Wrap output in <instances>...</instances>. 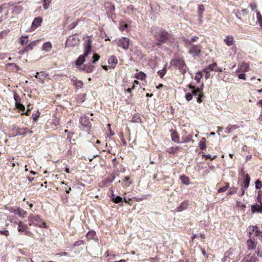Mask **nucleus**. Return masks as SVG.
Wrapping results in <instances>:
<instances>
[{
    "label": "nucleus",
    "mask_w": 262,
    "mask_h": 262,
    "mask_svg": "<svg viewBox=\"0 0 262 262\" xmlns=\"http://www.w3.org/2000/svg\"><path fill=\"white\" fill-rule=\"evenodd\" d=\"M92 41L90 39H87L84 44V53L83 54L79 56V57L75 61V64L77 66H81L85 61V57L88 56L92 50Z\"/></svg>",
    "instance_id": "nucleus-1"
},
{
    "label": "nucleus",
    "mask_w": 262,
    "mask_h": 262,
    "mask_svg": "<svg viewBox=\"0 0 262 262\" xmlns=\"http://www.w3.org/2000/svg\"><path fill=\"white\" fill-rule=\"evenodd\" d=\"M155 37L158 40V42L154 45V47H156V46H158V47H160L161 43H165L168 40L170 39L171 35L167 31L162 30L158 33L156 34L155 35Z\"/></svg>",
    "instance_id": "nucleus-2"
},
{
    "label": "nucleus",
    "mask_w": 262,
    "mask_h": 262,
    "mask_svg": "<svg viewBox=\"0 0 262 262\" xmlns=\"http://www.w3.org/2000/svg\"><path fill=\"white\" fill-rule=\"evenodd\" d=\"M29 225L30 226L35 225L39 227L45 228L46 227V223L42 222L39 215H34L31 214L28 217Z\"/></svg>",
    "instance_id": "nucleus-3"
},
{
    "label": "nucleus",
    "mask_w": 262,
    "mask_h": 262,
    "mask_svg": "<svg viewBox=\"0 0 262 262\" xmlns=\"http://www.w3.org/2000/svg\"><path fill=\"white\" fill-rule=\"evenodd\" d=\"M170 63L171 65L178 68L181 73H185L187 66L183 59L180 58L173 59L171 61Z\"/></svg>",
    "instance_id": "nucleus-4"
},
{
    "label": "nucleus",
    "mask_w": 262,
    "mask_h": 262,
    "mask_svg": "<svg viewBox=\"0 0 262 262\" xmlns=\"http://www.w3.org/2000/svg\"><path fill=\"white\" fill-rule=\"evenodd\" d=\"M117 46L126 50L128 49L129 45V39L127 37H122L120 39L115 40Z\"/></svg>",
    "instance_id": "nucleus-5"
},
{
    "label": "nucleus",
    "mask_w": 262,
    "mask_h": 262,
    "mask_svg": "<svg viewBox=\"0 0 262 262\" xmlns=\"http://www.w3.org/2000/svg\"><path fill=\"white\" fill-rule=\"evenodd\" d=\"M188 52L193 57L198 56L201 51V47L200 45H192L189 46Z\"/></svg>",
    "instance_id": "nucleus-6"
},
{
    "label": "nucleus",
    "mask_w": 262,
    "mask_h": 262,
    "mask_svg": "<svg viewBox=\"0 0 262 262\" xmlns=\"http://www.w3.org/2000/svg\"><path fill=\"white\" fill-rule=\"evenodd\" d=\"M79 43V39L77 37L70 36L66 41L67 47H74Z\"/></svg>",
    "instance_id": "nucleus-7"
},
{
    "label": "nucleus",
    "mask_w": 262,
    "mask_h": 262,
    "mask_svg": "<svg viewBox=\"0 0 262 262\" xmlns=\"http://www.w3.org/2000/svg\"><path fill=\"white\" fill-rule=\"evenodd\" d=\"M248 232L249 238H254V236H258L261 234V232L257 230L256 226L249 227Z\"/></svg>",
    "instance_id": "nucleus-8"
},
{
    "label": "nucleus",
    "mask_w": 262,
    "mask_h": 262,
    "mask_svg": "<svg viewBox=\"0 0 262 262\" xmlns=\"http://www.w3.org/2000/svg\"><path fill=\"white\" fill-rule=\"evenodd\" d=\"M33 132L28 128H17L16 129V136H25L28 134H32Z\"/></svg>",
    "instance_id": "nucleus-9"
},
{
    "label": "nucleus",
    "mask_w": 262,
    "mask_h": 262,
    "mask_svg": "<svg viewBox=\"0 0 262 262\" xmlns=\"http://www.w3.org/2000/svg\"><path fill=\"white\" fill-rule=\"evenodd\" d=\"M247 244L249 250H253L256 247L257 242L254 238H249L247 241Z\"/></svg>",
    "instance_id": "nucleus-10"
},
{
    "label": "nucleus",
    "mask_w": 262,
    "mask_h": 262,
    "mask_svg": "<svg viewBox=\"0 0 262 262\" xmlns=\"http://www.w3.org/2000/svg\"><path fill=\"white\" fill-rule=\"evenodd\" d=\"M249 64L246 63H242L238 64V72L245 73L249 71Z\"/></svg>",
    "instance_id": "nucleus-11"
},
{
    "label": "nucleus",
    "mask_w": 262,
    "mask_h": 262,
    "mask_svg": "<svg viewBox=\"0 0 262 262\" xmlns=\"http://www.w3.org/2000/svg\"><path fill=\"white\" fill-rule=\"evenodd\" d=\"M201 94V90H195L191 91V93H188L185 95V98L187 101H190L192 99L193 96L200 95Z\"/></svg>",
    "instance_id": "nucleus-12"
},
{
    "label": "nucleus",
    "mask_w": 262,
    "mask_h": 262,
    "mask_svg": "<svg viewBox=\"0 0 262 262\" xmlns=\"http://www.w3.org/2000/svg\"><path fill=\"white\" fill-rule=\"evenodd\" d=\"M209 71L222 72V69L218 67L216 62H213L206 68Z\"/></svg>",
    "instance_id": "nucleus-13"
},
{
    "label": "nucleus",
    "mask_w": 262,
    "mask_h": 262,
    "mask_svg": "<svg viewBox=\"0 0 262 262\" xmlns=\"http://www.w3.org/2000/svg\"><path fill=\"white\" fill-rule=\"evenodd\" d=\"M42 19L40 17H36L32 23V28L35 29L40 26L42 23Z\"/></svg>",
    "instance_id": "nucleus-14"
},
{
    "label": "nucleus",
    "mask_w": 262,
    "mask_h": 262,
    "mask_svg": "<svg viewBox=\"0 0 262 262\" xmlns=\"http://www.w3.org/2000/svg\"><path fill=\"white\" fill-rule=\"evenodd\" d=\"M251 211L253 213L262 212V203L260 204H254L251 206Z\"/></svg>",
    "instance_id": "nucleus-15"
},
{
    "label": "nucleus",
    "mask_w": 262,
    "mask_h": 262,
    "mask_svg": "<svg viewBox=\"0 0 262 262\" xmlns=\"http://www.w3.org/2000/svg\"><path fill=\"white\" fill-rule=\"evenodd\" d=\"M13 213L15 214L19 215V216L21 217H25L26 216L27 212L24 210L18 208L13 210Z\"/></svg>",
    "instance_id": "nucleus-16"
},
{
    "label": "nucleus",
    "mask_w": 262,
    "mask_h": 262,
    "mask_svg": "<svg viewBox=\"0 0 262 262\" xmlns=\"http://www.w3.org/2000/svg\"><path fill=\"white\" fill-rule=\"evenodd\" d=\"M224 42L228 46L233 45L234 43V38L232 36L228 35L224 39Z\"/></svg>",
    "instance_id": "nucleus-17"
},
{
    "label": "nucleus",
    "mask_w": 262,
    "mask_h": 262,
    "mask_svg": "<svg viewBox=\"0 0 262 262\" xmlns=\"http://www.w3.org/2000/svg\"><path fill=\"white\" fill-rule=\"evenodd\" d=\"M198 37L195 36L192 37L190 39H185L184 40V41L185 42V46L187 47H188L189 46H191L192 45V42L196 41L198 39Z\"/></svg>",
    "instance_id": "nucleus-18"
},
{
    "label": "nucleus",
    "mask_w": 262,
    "mask_h": 262,
    "mask_svg": "<svg viewBox=\"0 0 262 262\" xmlns=\"http://www.w3.org/2000/svg\"><path fill=\"white\" fill-rule=\"evenodd\" d=\"M17 225V230L19 232H25L28 229V226L22 222H19Z\"/></svg>",
    "instance_id": "nucleus-19"
},
{
    "label": "nucleus",
    "mask_w": 262,
    "mask_h": 262,
    "mask_svg": "<svg viewBox=\"0 0 262 262\" xmlns=\"http://www.w3.org/2000/svg\"><path fill=\"white\" fill-rule=\"evenodd\" d=\"M205 11V8L204 5H199L198 7V13L199 17L200 22V23H202V18L203 17V13Z\"/></svg>",
    "instance_id": "nucleus-20"
},
{
    "label": "nucleus",
    "mask_w": 262,
    "mask_h": 262,
    "mask_svg": "<svg viewBox=\"0 0 262 262\" xmlns=\"http://www.w3.org/2000/svg\"><path fill=\"white\" fill-rule=\"evenodd\" d=\"M238 126L237 125H228L226 129L225 133L227 134H229L232 132L233 130L238 128Z\"/></svg>",
    "instance_id": "nucleus-21"
},
{
    "label": "nucleus",
    "mask_w": 262,
    "mask_h": 262,
    "mask_svg": "<svg viewBox=\"0 0 262 262\" xmlns=\"http://www.w3.org/2000/svg\"><path fill=\"white\" fill-rule=\"evenodd\" d=\"M250 181V177L248 174H246L245 175V180L243 182L244 186H242V187H243V188L244 189H247L249 187Z\"/></svg>",
    "instance_id": "nucleus-22"
},
{
    "label": "nucleus",
    "mask_w": 262,
    "mask_h": 262,
    "mask_svg": "<svg viewBox=\"0 0 262 262\" xmlns=\"http://www.w3.org/2000/svg\"><path fill=\"white\" fill-rule=\"evenodd\" d=\"M52 49V44L50 42L44 43L42 49L46 52H49Z\"/></svg>",
    "instance_id": "nucleus-23"
},
{
    "label": "nucleus",
    "mask_w": 262,
    "mask_h": 262,
    "mask_svg": "<svg viewBox=\"0 0 262 262\" xmlns=\"http://www.w3.org/2000/svg\"><path fill=\"white\" fill-rule=\"evenodd\" d=\"M172 141L176 143H179V136L176 132H172L171 135Z\"/></svg>",
    "instance_id": "nucleus-24"
},
{
    "label": "nucleus",
    "mask_w": 262,
    "mask_h": 262,
    "mask_svg": "<svg viewBox=\"0 0 262 262\" xmlns=\"http://www.w3.org/2000/svg\"><path fill=\"white\" fill-rule=\"evenodd\" d=\"M23 10V8L20 6H15L12 10V13L14 14H19Z\"/></svg>",
    "instance_id": "nucleus-25"
},
{
    "label": "nucleus",
    "mask_w": 262,
    "mask_h": 262,
    "mask_svg": "<svg viewBox=\"0 0 262 262\" xmlns=\"http://www.w3.org/2000/svg\"><path fill=\"white\" fill-rule=\"evenodd\" d=\"M179 149H180V148L179 147L172 146V147H170V148H168L166 150V151L169 154L177 153L178 152Z\"/></svg>",
    "instance_id": "nucleus-26"
},
{
    "label": "nucleus",
    "mask_w": 262,
    "mask_h": 262,
    "mask_svg": "<svg viewBox=\"0 0 262 262\" xmlns=\"http://www.w3.org/2000/svg\"><path fill=\"white\" fill-rule=\"evenodd\" d=\"M80 122L82 125L86 126L89 125V120L87 117L83 116L80 118Z\"/></svg>",
    "instance_id": "nucleus-27"
},
{
    "label": "nucleus",
    "mask_w": 262,
    "mask_h": 262,
    "mask_svg": "<svg viewBox=\"0 0 262 262\" xmlns=\"http://www.w3.org/2000/svg\"><path fill=\"white\" fill-rule=\"evenodd\" d=\"M108 62L110 64L113 63L115 66L118 63V60L115 56H111L108 59Z\"/></svg>",
    "instance_id": "nucleus-28"
},
{
    "label": "nucleus",
    "mask_w": 262,
    "mask_h": 262,
    "mask_svg": "<svg viewBox=\"0 0 262 262\" xmlns=\"http://www.w3.org/2000/svg\"><path fill=\"white\" fill-rule=\"evenodd\" d=\"M199 144L200 149L204 150L206 148V139L202 138Z\"/></svg>",
    "instance_id": "nucleus-29"
},
{
    "label": "nucleus",
    "mask_w": 262,
    "mask_h": 262,
    "mask_svg": "<svg viewBox=\"0 0 262 262\" xmlns=\"http://www.w3.org/2000/svg\"><path fill=\"white\" fill-rule=\"evenodd\" d=\"M166 67H167V64H165L161 70H159L158 72V74L160 75V76L162 78L166 74Z\"/></svg>",
    "instance_id": "nucleus-30"
},
{
    "label": "nucleus",
    "mask_w": 262,
    "mask_h": 262,
    "mask_svg": "<svg viewBox=\"0 0 262 262\" xmlns=\"http://www.w3.org/2000/svg\"><path fill=\"white\" fill-rule=\"evenodd\" d=\"M94 66L93 65H84V70L87 73H91L93 71Z\"/></svg>",
    "instance_id": "nucleus-31"
},
{
    "label": "nucleus",
    "mask_w": 262,
    "mask_h": 262,
    "mask_svg": "<svg viewBox=\"0 0 262 262\" xmlns=\"http://www.w3.org/2000/svg\"><path fill=\"white\" fill-rule=\"evenodd\" d=\"M180 180H181L182 182L186 185H188L189 183V180L187 177L185 176H181L180 177Z\"/></svg>",
    "instance_id": "nucleus-32"
},
{
    "label": "nucleus",
    "mask_w": 262,
    "mask_h": 262,
    "mask_svg": "<svg viewBox=\"0 0 262 262\" xmlns=\"http://www.w3.org/2000/svg\"><path fill=\"white\" fill-rule=\"evenodd\" d=\"M29 42L27 36H23L20 38V43L23 46L26 45Z\"/></svg>",
    "instance_id": "nucleus-33"
},
{
    "label": "nucleus",
    "mask_w": 262,
    "mask_h": 262,
    "mask_svg": "<svg viewBox=\"0 0 262 262\" xmlns=\"http://www.w3.org/2000/svg\"><path fill=\"white\" fill-rule=\"evenodd\" d=\"M52 0H43V7L45 10L48 9Z\"/></svg>",
    "instance_id": "nucleus-34"
},
{
    "label": "nucleus",
    "mask_w": 262,
    "mask_h": 262,
    "mask_svg": "<svg viewBox=\"0 0 262 262\" xmlns=\"http://www.w3.org/2000/svg\"><path fill=\"white\" fill-rule=\"evenodd\" d=\"M202 77V74L201 71H198L195 75L194 79L198 83H199L200 81V79Z\"/></svg>",
    "instance_id": "nucleus-35"
},
{
    "label": "nucleus",
    "mask_w": 262,
    "mask_h": 262,
    "mask_svg": "<svg viewBox=\"0 0 262 262\" xmlns=\"http://www.w3.org/2000/svg\"><path fill=\"white\" fill-rule=\"evenodd\" d=\"M83 85V83L81 80H76V82H74V86L77 89L81 88Z\"/></svg>",
    "instance_id": "nucleus-36"
},
{
    "label": "nucleus",
    "mask_w": 262,
    "mask_h": 262,
    "mask_svg": "<svg viewBox=\"0 0 262 262\" xmlns=\"http://www.w3.org/2000/svg\"><path fill=\"white\" fill-rule=\"evenodd\" d=\"M256 17L258 23L259 24V26L262 27V16H261L260 13L258 11L256 12Z\"/></svg>",
    "instance_id": "nucleus-37"
},
{
    "label": "nucleus",
    "mask_w": 262,
    "mask_h": 262,
    "mask_svg": "<svg viewBox=\"0 0 262 262\" xmlns=\"http://www.w3.org/2000/svg\"><path fill=\"white\" fill-rule=\"evenodd\" d=\"M36 45L35 43L31 42L28 45V46L25 48V51H28L29 50H32L34 47Z\"/></svg>",
    "instance_id": "nucleus-38"
},
{
    "label": "nucleus",
    "mask_w": 262,
    "mask_h": 262,
    "mask_svg": "<svg viewBox=\"0 0 262 262\" xmlns=\"http://www.w3.org/2000/svg\"><path fill=\"white\" fill-rule=\"evenodd\" d=\"M123 182L124 183V185L125 186H128L130 184L131 182L129 181V178L128 177H125L123 180Z\"/></svg>",
    "instance_id": "nucleus-39"
},
{
    "label": "nucleus",
    "mask_w": 262,
    "mask_h": 262,
    "mask_svg": "<svg viewBox=\"0 0 262 262\" xmlns=\"http://www.w3.org/2000/svg\"><path fill=\"white\" fill-rule=\"evenodd\" d=\"M146 77V75L143 73L140 72L137 76H136V77L139 79L143 80Z\"/></svg>",
    "instance_id": "nucleus-40"
},
{
    "label": "nucleus",
    "mask_w": 262,
    "mask_h": 262,
    "mask_svg": "<svg viewBox=\"0 0 262 262\" xmlns=\"http://www.w3.org/2000/svg\"><path fill=\"white\" fill-rule=\"evenodd\" d=\"M16 107L20 111H24L25 109V106L20 102L16 103Z\"/></svg>",
    "instance_id": "nucleus-41"
},
{
    "label": "nucleus",
    "mask_w": 262,
    "mask_h": 262,
    "mask_svg": "<svg viewBox=\"0 0 262 262\" xmlns=\"http://www.w3.org/2000/svg\"><path fill=\"white\" fill-rule=\"evenodd\" d=\"M115 203H119L122 201V198L120 196H117L113 201Z\"/></svg>",
    "instance_id": "nucleus-42"
},
{
    "label": "nucleus",
    "mask_w": 262,
    "mask_h": 262,
    "mask_svg": "<svg viewBox=\"0 0 262 262\" xmlns=\"http://www.w3.org/2000/svg\"><path fill=\"white\" fill-rule=\"evenodd\" d=\"M261 187H262V184H261V182L259 180H256L255 182V188L257 189H259Z\"/></svg>",
    "instance_id": "nucleus-43"
},
{
    "label": "nucleus",
    "mask_w": 262,
    "mask_h": 262,
    "mask_svg": "<svg viewBox=\"0 0 262 262\" xmlns=\"http://www.w3.org/2000/svg\"><path fill=\"white\" fill-rule=\"evenodd\" d=\"M204 71L206 73L205 77L206 79H208V78H209L210 76V71L208 70V69H207L206 68H205L204 69Z\"/></svg>",
    "instance_id": "nucleus-44"
},
{
    "label": "nucleus",
    "mask_w": 262,
    "mask_h": 262,
    "mask_svg": "<svg viewBox=\"0 0 262 262\" xmlns=\"http://www.w3.org/2000/svg\"><path fill=\"white\" fill-rule=\"evenodd\" d=\"M243 260H246L247 262H256L257 260V259L255 256H252L249 260H248L246 258V259L244 258Z\"/></svg>",
    "instance_id": "nucleus-45"
},
{
    "label": "nucleus",
    "mask_w": 262,
    "mask_h": 262,
    "mask_svg": "<svg viewBox=\"0 0 262 262\" xmlns=\"http://www.w3.org/2000/svg\"><path fill=\"white\" fill-rule=\"evenodd\" d=\"M93 63H95L96 61H97L99 58L100 56L97 54H94V55L93 56Z\"/></svg>",
    "instance_id": "nucleus-46"
},
{
    "label": "nucleus",
    "mask_w": 262,
    "mask_h": 262,
    "mask_svg": "<svg viewBox=\"0 0 262 262\" xmlns=\"http://www.w3.org/2000/svg\"><path fill=\"white\" fill-rule=\"evenodd\" d=\"M0 234L2 235H4L7 237L9 235V232L7 230H0Z\"/></svg>",
    "instance_id": "nucleus-47"
},
{
    "label": "nucleus",
    "mask_w": 262,
    "mask_h": 262,
    "mask_svg": "<svg viewBox=\"0 0 262 262\" xmlns=\"http://www.w3.org/2000/svg\"><path fill=\"white\" fill-rule=\"evenodd\" d=\"M233 252L234 250L233 249H230L225 253L226 257H228L229 256L232 255L233 254Z\"/></svg>",
    "instance_id": "nucleus-48"
},
{
    "label": "nucleus",
    "mask_w": 262,
    "mask_h": 262,
    "mask_svg": "<svg viewBox=\"0 0 262 262\" xmlns=\"http://www.w3.org/2000/svg\"><path fill=\"white\" fill-rule=\"evenodd\" d=\"M14 100L15 101V104H16V103H18L20 102L19 97L17 95V94L16 93L14 94Z\"/></svg>",
    "instance_id": "nucleus-49"
},
{
    "label": "nucleus",
    "mask_w": 262,
    "mask_h": 262,
    "mask_svg": "<svg viewBox=\"0 0 262 262\" xmlns=\"http://www.w3.org/2000/svg\"><path fill=\"white\" fill-rule=\"evenodd\" d=\"M77 22L73 23L72 24L70 25L68 27H69V29L72 30V29L75 28L76 27V26H77Z\"/></svg>",
    "instance_id": "nucleus-50"
},
{
    "label": "nucleus",
    "mask_w": 262,
    "mask_h": 262,
    "mask_svg": "<svg viewBox=\"0 0 262 262\" xmlns=\"http://www.w3.org/2000/svg\"><path fill=\"white\" fill-rule=\"evenodd\" d=\"M185 204V202H183L181 205H180L177 208V210L179 211H182L183 209H184V205Z\"/></svg>",
    "instance_id": "nucleus-51"
},
{
    "label": "nucleus",
    "mask_w": 262,
    "mask_h": 262,
    "mask_svg": "<svg viewBox=\"0 0 262 262\" xmlns=\"http://www.w3.org/2000/svg\"><path fill=\"white\" fill-rule=\"evenodd\" d=\"M249 7L253 11L256 8V5L255 3H251Z\"/></svg>",
    "instance_id": "nucleus-52"
},
{
    "label": "nucleus",
    "mask_w": 262,
    "mask_h": 262,
    "mask_svg": "<svg viewBox=\"0 0 262 262\" xmlns=\"http://www.w3.org/2000/svg\"><path fill=\"white\" fill-rule=\"evenodd\" d=\"M238 78L241 79L246 80V75L244 73H241L238 75Z\"/></svg>",
    "instance_id": "nucleus-53"
},
{
    "label": "nucleus",
    "mask_w": 262,
    "mask_h": 262,
    "mask_svg": "<svg viewBox=\"0 0 262 262\" xmlns=\"http://www.w3.org/2000/svg\"><path fill=\"white\" fill-rule=\"evenodd\" d=\"M227 190V187H223L218 189V193H222L225 192Z\"/></svg>",
    "instance_id": "nucleus-54"
},
{
    "label": "nucleus",
    "mask_w": 262,
    "mask_h": 262,
    "mask_svg": "<svg viewBox=\"0 0 262 262\" xmlns=\"http://www.w3.org/2000/svg\"><path fill=\"white\" fill-rule=\"evenodd\" d=\"M241 12H242V14H243V15L244 16L247 15L248 14V11L246 9H242Z\"/></svg>",
    "instance_id": "nucleus-55"
},
{
    "label": "nucleus",
    "mask_w": 262,
    "mask_h": 262,
    "mask_svg": "<svg viewBox=\"0 0 262 262\" xmlns=\"http://www.w3.org/2000/svg\"><path fill=\"white\" fill-rule=\"evenodd\" d=\"M235 193H236V188H233L232 190L230 189V190L228 192L229 194H232Z\"/></svg>",
    "instance_id": "nucleus-56"
},
{
    "label": "nucleus",
    "mask_w": 262,
    "mask_h": 262,
    "mask_svg": "<svg viewBox=\"0 0 262 262\" xmlns=\"http://www.w3.org/2000/svg\"><path fill=\"white\" fill-rule=\"evenodd\" d=\"M245 193V189L242 187L241 190L240 192L238 193V195L240 196H243Z\"/></svg>",
    "instance_id": "nucleus-57"
},
{
    "label": "nucleus",
    "mask_w": 262,
    "mask_h": 262,
    "mask_svg": "<svg viewBox=\"0 0 262 262\" xmlns=\"http://www.w3.org/2000/svg\"><path fill=\"white\" fill-rule=\"evenodd\" d=\"M127 28V25L126 24H124L122 26H120V29L121 30V31H124L125 30L126 28Z\"/></svg>",
    "instance_id": "nucleus-58"
},
{
    "label": "nucleus",
    "mask_w": 262,
    "mask_h": 262,
    "mask_svg": "<svg viewBox=\"0 0 262 262\" xmlns=\"http://www.w3.org/2000/svg\"><path fill=\"white\" fill-rule=\"evenodd\" d=\"M189 88L190 89H191L192 90V91H195V90H200L198 89H195V86H192L191 85H189Z\"/></svg>",
    "instance_id": "nucleus-59"
},
{
    "label": "nucleus",
    "mask_w": 262,
    "mask_h": 262,
    "mask_svg": "<svg viewBox=\"0 0 262 262\" xmlns=\"http://www.w3.org/2000/svg\"><path fill=\"white\" fill-rule=\"evenodd\" d=\"M239 10H237V12L235 11V10H234L233 11V13L235 14L236 17H237V19H238L239 20H241V19L238 16V14H237V12H239Z\"/></svg>",
    "instance_id": "nucleus-60"
},
{
    "label": "nucleus",
    "mask_w": 262,
    "mask_h": 262,
    "mask_svg": "<svg viewBox=\"0 0 262 262\" xmlns=\"http://www.w3.org/2000/svg\"><path fill=\"white\" fill-rule=\"evenodd\" d=\"M135 88V85H133V87L132 88H128L127 89L126 91L128 93H131L132 91Z\"/></svg>",
    "instance_id": "nucleus-61"
},
{
    "label": "nucleus",
    "mask_w": 262,
    "mask_h": 262,
    "mask_svg": "<svg viewBox=\"0 0 262 262\" xmlns=\"http://www.w3.org/2000/svg\"><path fill=\"white\" fill-rule=\"evenodd\" d=\"M76 80H78V79L76 77H73L71 79V82H72V83L74 85V82H76Z\"/></svg>",
    "instance_id": "nucleus-62"
},
{
    "label": "nucleus",
    "mask_w": 262,
    "mask_h": 262,
    "mask_svg": "<svg viewBox=\"0 0 262 262\" xmlns=\"http://www.w3.org/2000/svg\"><path fill=\"white\" fill-rule=\"evenodd\" d=\"M30 104H29V105H28L27 106H28L27 111V112L25 113V114L26 115H27V116H28V115H29V111H30Z\"/></svg>",
    "instance_id": "nucleus-63"
},
{
    "label": "nucleus",
    "mask_w": 262,
    "mask_h": 262,
    "mask_svg": "<svg viewBox=\"0 0 262 262\" xmlns=\"http://www.w3.org/2000/svg\"><path fill=\"white\" fill-rule=\"evenodd\" d=\"M257 254V255L259 257H262V253H260L259 251H257L255 252Z\"/></svg>",
    "instance_id": "nucleus-64"
}]
</instances>
